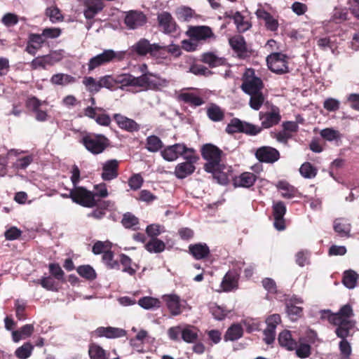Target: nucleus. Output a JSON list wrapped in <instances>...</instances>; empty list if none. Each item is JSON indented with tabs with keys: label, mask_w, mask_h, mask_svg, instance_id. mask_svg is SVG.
<instances>
[{
	"label": "nucleus",
	"mask_w": 359,
	"mask_h": 359,
	"mask_svg": "<svg viewBox=\"0 0 359 359\" xmlns=\"http://www.w3.org/2000/svg\"><path fill=\"white\" fill-rule=\"evenodd\" d=\"M353 316V311L349 304L341 307L337 313H332L329 309L320 311V318L337 326L335 334L339 338L348 337L351 330L355 327V322L349 318Z\"/></svg>",
	"instance_id": "obj_1"
},
{
	"label": "nucleus",
	"mask_w": 359,
	"mask_h": 359,
	"mask_svg": "<svg viewBox=\"0 0 359 359\" xmlns=\"http://www.w3.org/2000/svg\"><path fill=\"white\" fill-rule=\"evenodd\" d=\"M201 154L202 158L206 161L203 165L205 172H212L216 166L220 165L224 156L222 149L211 143L203 144L201 148Z\"/></svg>",
	"instance_id": "obj_2"
},
{
	"label": "nucleus",
	"mask_w": 359,
	"mask_h": 359,
	"mask_svg": "<svg viewBox=\"0 0 359 359\" xmlns=\"http://www.w3.org/2000/svg\"><path fill=\"white\" fill-rule=\"evenodd\" d=\"M126 57L125 51H115L112 49L104 50L102 53L91 57L87 65L88 72L106 65L110 62H121Z\"/></svg>",
	"instance_id": "obj_3"
},
{
	"label": "nucleus",
	"mask_w": 359,
	"mask_h": 359,
	"mask_svg": "<svg viewBox=\"0 0 359 359\" xmlns=\"http://www.w3.org/2000/svg\"><path fill=\"white\" fill-rule=\"evenodd\" d=\"M80 142L94 155L102 154L110 146V140L102 134L88 133L82 137Z\"/></svg>",
	"instance_id": "obj_4"
},
{
	"label": "nucleus",
	"mask_w": 359,
	"mask_h": 359,
	"mask_svg": "<svg viewBox=\"0 0 359 359\" xmlns=\"http://www.w3.org/2000/svg\"><path fill=\"white\" fill-rule=\"evenodd\" d=\"M69 196L74 203L83 207L93 208L97 203L93 192L83 187L77 186L74 187L69 190Z\"/></svg>",
	"instance_id": "obj_5"
},
{
	"label": "nucleus",
	"mask_w": 359,
	"mask_h": 359,
	"mask_svg": "<svg viewBox=\"0 0 359 359\" xmlns=\"http://www.w3.org/2000/svg\"><path fill=\"white\" fill-rule=\"evenodd\" d=\"M241 90L246 94H254L262 91L264 83L261 78L255 74L254 69H247L242 77Z\"/></svg>",
	"instance_id": "obj_6"
},
{
	"label": "nucleus",
	"mask_w": 359,
	"mask_h": 359,
	"mask_svg": "<svg viewBox=\"0 0 359 359\" xmlns=\"http://www.w3.org/2000/svg\"><path fill=\"white\" fill-rule=\"evenodd\" d=\"M199 156L196 152L184 156V162L178 163L175 168V175L178 179H184L193 174L196 170L195 164L198 161Z\"/></svg>",
	"instance_id": "obj_7"
},
{
	"label": "nucleus",
	"mask_w": 359,
	"mask_h": 359,
	"mask_svg": "<svg viewBox=\"0 0 359 359\" xmlns=\"http://www.w3.org/2000/svg\"><path fill=\"white\" fill-rule=\"evenodd\" d=\"M287 56L282 53H272L266 57L269 69L278 74H283L289 72Z\"/></svg>",
	"instance_id": "obj_8"
},
{
	"label": "nucleus",
	"mask_w": 359,
	"mask_h": 359,
	"mask_svg": "<svg viewBox=\"0 0 359 359\" xmlns=\"http://www.w3.org/2000/svg\"><path fill=\"white\" fill-rule=\"evenodd\" d=\"M229 43L240 60H248L253 54V50L248 46L245 38L241 35L231 37Z\"/></svg>",
	"instance_id": "obj_9"
},
{
	"label": "nucleus",
	"mask_w": 359,
	"mask_h": 359,
	"mask_svg": "<svg viewBox=\"0 0 359 359\" xmlns=\"http://www.w3.org/2000/svg\"><path fill=\"white\" fill-rule=\"evenodd\" d=\"M255 156L260 163L273 164L280 158L278 149L270 146H262L257 149Z\"/></svg>",
	"instance_id": "obj_10"
},
{
	"label": "nucleus",
	"mask_w": 359,
	"mask_h": 359,
	"mask_svg": "<svg viewBox=\"0 0 359 359\" xmlns=\"http://www.w3.org/2000/svg\"><path fill=\"white\" fill-rule=\"evenodd\" d=\"M303 302V299L296 295L285 299V312L291 320L295 321L303 316L304 309L298 306L302 304Z\"/></svg>",
	"instance_id": "obj_11"
},
{
	"label": "nucleus",
	"mask_w": 359,
	"mask_h": 359,
	"mask_svg": "<svg viewBox=\"0 0 359 359\" xmlns=\"http://www.w3.org/2000/svg\"><path fill=\"white\" fill-rule=\"evenodd\" d=\"M46 104V101H41L35 96L29 97L25 102V107L35 114V118L40 122L48 120V115L46 109H42L43 104Z\"/></svg>",
	"instance_id": "obj_12"
},
{
	"label": "nucleus",
	"mask_w": 359,
	"mask_h": 359,
	"mask_svg": "<svg viewBox=\"0 0 359 359\" xmlns=\"http://www.w3.org/2000/svg\"><path fill=\"white\" fill-rule=\"evenodd\" d=\"M280 109L277 107H272L269 111H260L259 118L261 121V127L262 128H270L278 125L281 121Z\"/></svg>",
	"instance_id": "obj_13"
},
{
	"label": "nucleus",
	"mask_w": 359,
	"mask_h": 359,
	"mask_svg": "<svg viewBox=\"0 0 359 359\" xmlns=\"http://www.w3.org/2000/svg\"><path fill=\"white\" fill-rule=\"evenodd\" d=\"M186 34L191 40L196 41H206L211 38H215V35L212 29L205 25L190 26Z\"/></svg>",
	"instance_id": "obj_14"
},
{
	"label": "nucleus",
	"mask_w": 359,
	"mask_h": 359,
	"mask_svg": "<svg viewBox=\"0 0 359 359\" xmlns=\"http://www.w3.org/2000/svg\"><path fill=\"white\" fill-rule=\"evenodd\" d=\"M287 209L283 201L273 203L272 206V215L273 217V226L278 231H283L286 228L284 216Z\"/></svg>",
	"instance_id": "obj_15"
},
{
	"label": "nucleus",
	"mask_w": 359,
	"mask_h": 359,
	"mask_svg": "<svg viewBox=\"0 0 359 359\" xmlns=\"http://www.w3.org/2000/svg\"><path fill=\"white\" fill-rule=\"evenodd\" d=\"M127 332L125 330L114 327H98L91 332V337L95 338L105 337L107 339H116L125 337Z\"/></svg>",
	"instance_id": "obj_16"
},
{
	"label": "nucleus",
	"mask_w": 359,
	"mask_h": 359,
	"mask_svg": "<svg viewBox=\"0 0 359 359\" xmlns=\"http://www.w3.org/2000/svg\"><path fill=\"white\" fill-rule=\"evenodd\" d=\"M158 24L165 34H170L177 31V25L172 15L167 11H163L157 15Z\"/></svg>",
	"instance_id": "obj_17"
},
{
	"label": "nucleus",
	"mask_w": 359,
	"mask_h": 359,
	"mask_svg": "<svg viewBox=\"0 0 359 359\" xmlns=\"http://www.w3.org/2000/svg\"><path fill=\"white\" fill-rule=\"evenodd\" d=\"M255 14L257 19L264 22L266 30L277 32L279 23L276 17L271 15L263 8H259L256 11Z\"/></svg>",
	"instance_id": "obj_18"
},
{
	"label": "nucleus",
	"mask_w": 359,
	"mask_h": 359,
	"mask_svg": "<svg viewBox=\"0 0 359 359\" xmlns=\"http://www.w3.org/2000/svg\"><path fill=\"white\" fill-rule=\"evenodd\" d=\"M240 274L236 270H229L222 278L220 287L222 290L229 292L238 288Z\"/></svg>",
	"instance_id": "obj_19"
},
{
	"label": "nucleus",
	"mask_w": 359,
	"mask_h": 359,
	"mask_svg": "<svg viewBox=\"0 0 359 359\" xmlns=\"http://www.w3.org/2000/svg\"><path fill=\"white\" fill-rule=\"evenodd\" d=\"M124 22L129 29H135L147 22V17L142 11H130L125 17Z\"/></svg>",
	"instance_id": "obj_20"
},
{
	"label": "nucleus",
	"mask_w": 359,
	"mask_h": 359,
	"mask_svg": "<svg viewBox=\"0 0 359 359\" xmlns=\"http://www.w3.org/2000/svg\"><path fill=\"white\" fill-rule=\"evenodd\" d=\"M83 15L89 20L102 11L104 4L102 0H83Z\"/></svg>",
	"instance_id": "obj_21"
},
{
	"label": "nucleus",
	"mask_w": 359,
	"mask_h": 359,
	"mask_svg": "<svg viewBox=\"0 0 359 359\" xmlns=\"http://www.w3.org/2000/svg\"><path fill=\"white\" fill-rule=\"evenodd\" d=\"M119 162L116 159L108 160L102 165L101 177L104 181H111L118 176Z\"/></svg>",
	"instance_id": "obj_22"
},
{
	"label": "nucleus",
	"mask_w": 359,
	"mask_h": 359,
	"mask_svg": "<svg viewBox=\"0 0 359 359\" xmlns=\"http://www.w3.org/2000/svg\"><path fill=\"white\" fill-rule=\"evenodd\" d=\"M46 43L41 34L30 33L28 35L27 41L25 47V51L34 56L37 51L40 50Z\"/></svg>",
	"instance_id": "obj_23"
},
{
	"label": "nucleus",
	"mask_w": 359,
	"mask_h": 359,
	"mask_svg": "<svg viewBox=\"0 0 359 359\" xmlns=\"http://www.w3.org/2000/svg\"><path fill=\"white\" fill-rule=\"evenodd\" d=\"M162 299L172 316H179L182 313L180 296L175 294H165L162 297Z\"/></svg>",
	"instance_id": "obj_24"
},
{
	"label": "nucleus",
	"mask_w": 359,
	"mask_h": 359,
	"mask_svg": "<svg viewBox=\"0 0 359 359\" xmlns=\"http://www.w3.org/2000/svg\"><path fill=\"white\" fill-rule=\"evenodd\" d=\"M113 118L118 126L122 130L133 133L137 132L140 129V125L135 121L120 114H114Z\"/></svg>",
	"instance_id": "obj_25"
},
{
	"label": "nucleus",
	"mask_w": 359,
	"mask_h": 359,
	"mask_svg": "<svg viewBox=\"0 0 359 359\" xmlns=\"http://www.w3.org/2000/svg\"><path fill=\"white\" fill-rule=\"evenodd\" d=\"M60 58H55L51 55H45L35 57L30 62V67L32 70L41 68L46 69L47 66H53L56 62H58Z\"/></svg>",
	"instance_id": "obj_26"
},
{
	"label": "nucleus",
	"mask_w": 359,
	"mask_h": 359,
	"mask_svg": "<svg viewBox=\"0 0 359 359\" xmlns=\"http://www.w3.org/2000/svg\"><path fill=\"white\" fill-rule=\"evenodd\" d=\"M189 253L196 260L207 258L210 253V248L206 243H198L189 245Z\"/></svg>",
	"instance_id": "obj_27"
},
{
	"label": "nucleus",
	"mask_w": 359,
	"mask_h": 359,
	"mask_svg": "<svg viewBox=\"0 0 359 359\" xmlns=\"http://www.w3.org/2000/svg\"><path fill=\"white\" fill-rule=\"evenodd\" d=\"M257 178L254 173L244 172L233 178V184L235 187L250 188L255 184Z\"/></svg>",
	"instance_id": "obj_28"
},
{
	"label": "nucleus",
	"mask_w": 359,
	"mask_h": 359,
	"mask_svg": "<svg viewBox=\"0 0 359 359\" xmlns=\"http://www.w3.org/2000/svg\"><path fill=\"white\" fill-rule=\"evenodd\" d=\"M225 16L228 18L233 19L239 32H244L248 30L251 25L245 20L244 16L239 12L233 13L232 11L225 13Z\"/></svg>",
	"instance_id": "obj_29"
},
{
	"label": "nucleus",
	"mask_w": 359,
	"mask_h": 359,
	"mask_svg": "<svg viewBox=\"0 0 359 359\" xmlns=\"http://www.w3.org/2000/svg\"><path fill=\"white\" fill-rule=\"evenodd\" d=\"M178 100L192 107H197L205 103L204 100L195 93L183 92L178 95Z\"/></svg>",
	"instance_id": "obj_30"
},
{
	"label": "nucleus",
	"mask_w": 359,
	"mask_h": 359,
	"mask_svg": "<svg viewBox=\"0 0 359 359\" xmlns=\"http://www.w3.org/2000/svg\"><path fill=\"white\" fill-rule=\"evenodd\" d=\"M201 61L207 64L210 68L223 66L226 64L224 57H219L212 52L203 53L201 56Z\"/></svg>",
	"instance_id": "obj_31"
},
{
	"label": "nucleus",
	"mask_w": 359,
	"mask_h": 359,
	"mask_svg": "<svg viewBox=\"0 0 359 359\" xmlns=\"http://www.w3.org/2000/svg\"><path fill=\"white\" fill-rule=\"evenodd\" d=\"M278 343L280 346L287 351H294L297 348V342L293 339L289 330H283L278 335Z\"/></svg>",
	"instance_id": "obj_32"
},
{
	"label": "nucleus",
	"mask_w": 359,
	"mask_h": 359,
	"mask_svg": "<svg viewBox=\"0 0 359 359\" xmlns=\"http://www.w3.org/2000/svg\"><path fill=\"white\" fill-rule=\"evenodd\" d=\"M243 333L242 325L239 323H233L226 330L224 335V340L225 341H236L243 337Z\"/></svg>",
	"instance_id": "obj_33"
},
{
	"label": "nucleus",
	"mask_w": 359,
	"mask_h": 359,
	"mask_svg": "<svg viewBox=\"0 0 359 359\" xmlns=\"http://www.w3.org/2000/svg\"><path fill=\"white\" fill-rule=\"evenodd\" d=\"M198 331L196 327L187 325L183 327L181 339L189 344L195 343L198 338Z\"/></svg>",
	"instance_id": "obj_34"
},
{
	"label": "nucleus",
	"mask_w": 359,
	"mask_h": 359,
	"mask_svg": "<svg viewBox=\"0 0 359 359\" xmlns=\"http://www.w3.org/2000/svg\"><path fill=\"white\" fill-rule=\"evenodd\" d=\"M88 355L90 359H108L109 353L99 344L91 343L88 346Z\"/></svg>",
	"instance_id": "obj_35"
},
{
	"label": "nucleus",
	"mask_w": 359,
	"mask_h": 359,
	"mask_svg": "<svg viewBox=\"0 0 359 359\" xmlns=\"http://www.w3.org/2000/svg\"><path fill=\"white\" fill-rule=\"evenodd\" d=\"M152 48L153 44H151L146 39H141L133 46V50L141 56L146 55L148 53L151 55Z\"/></svg>",
	"instance_id": "obj_36"
},
{
	"label": "nucleus",
	"mask_w": 359,
	"mask_h": 359,
	"mask_svg": "<svg viewBox=\"0 0 359 359\" xmlns=\"http://www.w3.org/2000/svg\"><path fill=\"white\" fill-rule=\"evenodd\" d=\"M164 145L161 140L156 135H150L146 139L145 148L150 152L156 153L161 150Z\"/></svg>",
	"instance_id": "obj_37"
},
{
	"label": "nucleus",
	"mask_w": 359,
	"mask_h": 359,
	"mask_svg": "<svg viewBox=\"0 0 359 359\" xmlns=\"http://www.w3.org/2000/svg\"><path fill=\"white\" fill-rule=\"evenodd\" d=\"M144 248L150 253H161L165 250V244L161 240L153 238L145 244Z\"/></svg>",
	"instance_id": "obj_38"
},
{
	"label": "nucleus",
	"mask_w": 359,
	"mask_h": 359,
	"mask_svg": "<svg viewBox=\"0 0 359 359\" xmlns=\"http://www.w3.org/2000/svg\"><path fill=\"white\" fill-rule=\"evenodd\" d=\"M58 282V280L57 281L55 278L50 276L42 277L37 280V283L40 284L42 287L53 292H57L59 290L60 285Z\"/></svg>",
	"instance_id": "obj_39"
},
{
	"label": "nucleus",
	"mask_w": 359,
	"mask_h": 359,
	"mask_svg": "<svg viewBox=\"0 0 359 359\" xmlns=\"http://www.w3.org/2000/svg\"><path fill=\"white\" fill-rule=\"evenodd\" d=\"M76 81V79L69 74L58 73L53 74L50 79V82L53 85L66 86Z\"/></svg>",
	"instance_id": "obj_40"
},
{
	"label": "nucleus",
	"mask_w": 359,
	"mask_h": 359,
	"mask_svg": "<svg viewBox=\"0 0 359 359\" xmlns=\"http://www.w3.org/2000/svg\"><path fill=\"white\" fill-rule=\"evenodd\" d=\"M154 74L150 72H147L142 74L140 76L135 77L132 75V86L140 87L143 88H149L152 82L151 81L149 76H153Z\"/></svg>",
	"instance_id": "obj_41"
},
{
	"label": "nucleus",
	"mask_w": 359,
	"mask_h": 359,
	"mask_svg": "<svg viewBox=\"0 0 359 359\" xmlns=\"http://www.w3.org/2000/svg\"><path fill=\"white\" fill-rule=\"evenodd\" d=\"M358 279L357 273L351 269L346 270L344 272L342 283L349 289H353L356 286Z\"/></svg>",
	"instance_id": "obj_42"
},
{
	"label": "nucleus",
	"mask_w": 359,
	"mask_h": 359,
	"mask_svg": "<svg viewBox=\"0 0 359 359\" xmlns=\"http://www.w3.org/2000/svg\"><path fill=\"white\" fill-rule=\"evenodd\" d=\"M102 259L107 269L115 270L120 269V264L118 263L119 259H114V254L111 250H107L104 252V254L102 255Z\"/></svg>",
	"instance_id": "obj_43"
},
{
	"label": "nucleus",
	"mask_w": 359,
	"mask_h": 359,
	"mask_svg": "<svg viewBox=\"0 0 359 359\" xmlns=\"http://www.w3.org/2000/svg\"><path fill=\"white\" fill-rule=\"evenodd\" d=\"M334 230L341 237H349L351 232V224L342 219H337L334 222Z\"/></svg>",
	"instance_id": "obj_44"
},
{
	"label": "nucleus",
	"mask_w": 359,
	"mask_h": 359,
	"mask_svg": "<svg viewBox=\"0 0 359 359\" xmlns=\"http://www.w3.org/2000/svg\"><path fill=\"white\" fill-rule=\"evenodd\" d=\"M207 116L211 121L219 122L224 118V112L219 106L212 104L207 109Z\"/></svg>",
	"instance_id": "obj_45"
},
{
	"label": "nucleus",
	"mask_w": 359,
	"mask_h": 359,
	"mask_svg": "<svg viewBox=\"0 0 359 359\" xmlns=\"http://www.w3.org/2000/svg\"><path fill=\"white\" fill-rule=\"evenodd\" d=\"M118 263L120 266L121 265L123 269L122 271L127 273L130 276H134L136 273V269H133L132 266L133 261L130 257L128 255L121 253L119 255V261Z\"/></svg>",
	"instance_id": "obj_46"
},
{
	"label": "nucleus",
	"mask_w": 359,
	"mask_h": 359,
	"mask_svg": "<svg viewBox=\"0 0 359 359\" xmlns=\"http://www.w3.org/2000/svg\"><path fill=\"white\" fill-rule=\"evenodd\" d=\"M121 224L126 229L136 230V226L140 223L139 219L130 212L123 214Z\"/></svg>",
	"instance_id": "obj_47"
},
{
	"label": "nucleus",
	"mask_w": 359,
	"mask_h": 359,
	"mask_svg": "<svg viewBox=\"0 0 359 359\" xmlns=\"http://www.w3.org/2000/svg\"><path fill=\"white\" fill-rule=\"evenodd\" d=\"M34 350V346L29 342L24 343L15 351V355L19 359H27L29 358Z\"/></svg>",
	"instance_id": "obj_48"
},
{
	"label": "nucleus",
	"mask_w": 359,
	"mask_h": 359,
	"mask_svg": "<svg viewBox=\"0 0 359 359\" xmlns=\"http://www.w3.org/2000/svg\"><path fill=\"white\" fill-rule=\"evenodd\" d=\"M77 273L82 278L88 280H93L96 278L97 274L94 269L90 265H81L76 269Z\"/></svg>",
	"instance_id": "obj_49"
},
{
	"label": "nucleus",
	"mask_w": 359,
	"mask_h": 359,
	"mask_svg": "<svg viewBox=\"0 0 359 359\" xmlns=\"http://www.w3.org/2000/svg\"><path fill=\"white\" fill-rule=\"evenodd\" d=\"M248 95L250 96L249 100L250 107L254 110H259L262 107L265 100L262 91Z\"/></svg>",
	"instance_id": "obj_50"
},
{
	"label": "nucleus",
	"mask_w": 359,
	"mask_h": 359,
	"mask_svg": "<svg viewBox=\"0 0 359 359\" xmlns=\"http://www.w3.org/2000/svg\"><path fill=\"white\" fill-rule=\"evenodd\" d=\"M299 172L304 177L312 179L316 176L318 170L311 163L305 162L301 165Z\"/></svg>",
	"instance_id": "obj_51"
},
{
	"label": "nucleus",
	"mask_w": 359,
	"mask_h": 359,
	"mask_svg": "<svg viewBox=\"0 0 359 359\" xmlns=\"http://www.w3.org/2000/svg\"><path fill=\"white\" fill-rule=\"evenodd\" d=\"M50 276L55 278L57 280L65 282V272L58 263H50L48 264Z\"/></svg>",
	"instance_id": "obj_52"
},
{
	"label": "nucleus",
	"mask_w": 359,
	"mask_h": 359,
	"mask_svg": "<svg viewBox=\"0 0 359 359\" xmlns=\"http://www.w3.org/2000/svg\"><path fill=\"white\" fill-rule=\"evenodd\" d=\"M83 84L86 86L87 90L92 93H97L101 90L100 79L96 81V79L92 76L84 77Z\"/></svg>",
	"instance_id": "obj_53"
},
{
	"label": "nucleus",
	"mask_w": 359,
	"mask_h": 359,
	"mask_svg": "<svg viewBox=\"0 0 359 359\" xmlns=\"http://www.w3.org/2000/svg\"><path fill=\"white\" fill-rule=\"evenodd\" d=\"M161 302L158 299L151 297H144L138 300V304L145 309L158 308Z\"/></svg>",
	"instance_id": "obj_54"
},
{
	"label": "nucleus",
	"mask_w": 359,
	"mask_h": 359,
	"mask_svg": "<svg viewBox=\"0 0 359 359\" xmlns=\"http://www.w3.org/2000/svg\"><path fill=\"white\" fill-rule=\"evenodd\" d=\"M45 13L53 23L62 22L64 19L61 11L57 6H50L47 8Z\"/></svg>",
	"instance_id": "obj_55"
},
{
	"label": "nucleus",
	"mask_w": 359,
	"mask_h": 359,
	"mask_svg": "<svg viewBox=\"0 0 359 359\" xmlns=\"http://www.w3.org/2000/svg\"><path fill=\"white\" fill-rule=\"evenodd\" d=\"M243 126V121L238 118H233L227 125L225 131L230 135L236 133H241Z\"/></svg>",
	"instance_id": "obj_56"
},
{
	"label": "nucleus",
	"mask_w": 359,
	"mask_h": 359,
	"mask_svg": "<svg viewBox=\"0 0 359 359\" xmlns=\"http://www.w3.org/2000/svg\"><path fill=\"white\" fill-rule=\"evenodd\" d=\"M320 135L324 140L329 142L340 140L341 136L339 131L332 128L323 129L320 131Z\"/></svg>",
	"instance_id": "obj_57"
},
{
	"label": "nucleus",
	"mask_w": 359,
	"mask_h": 359,
	"mask_svg": "<svg viewBox=\"0 0 359 359\" xmlns=\"http://www.w3.org/2000/svg\"><path fill=\"white\" fill-rule=\"evenodd\" d=\"M172 147L173 149V152H175L174 154L176 159H177L180 156L184 157V155L193 154L195 153L196 151L195 149H194L193 148L187 147L183 143H177L172 145Z\"/></svg>",
	"instance_id": "obj_58"
},
{
	"label": "nucleus",
	"mask_w": 359,
	"mask_h": 359,
	"mask_svg": "<svg viewBox=\"0 0 359 359\" xmlns=\"http://www.w3.org/2000/svg\"><path fill=\"white\" fill-rule=\"evenodd\" d=\"M294 350L297 356L299 358H306L311 353V346L309 344L302 342V339H299V345L297 344Z\"/></svg>",
	"instance_id": "obj_59"
},
{
	"label": "nucleus",
	"mask_w": 359,
	"mask_h": 359,
	"mask_svg": "<svg viewBox=\"0 0 359 359\" xmlns=\"http://www.w3.org/2000/svg\"><path fill=\"white\" fill-rule=\"evenodd\" d=\"M100 84L101 88H105L110 90L117 89L116 83V77L112 75H105L100 78Z\"/></svg>",
	"instance_id": "obj_60"
},
{
	"label": "nucleus",
	"mask_w": 359,
	"mask_h": 359,
	"mask_svg": "<svg viewBox=\"0 0 359 359\" xmlns=\"http://www.w3.org/2000/svg\"><path fill=\"white\" fill-rule=\"evenodd\" d=\"M116 83L118 88L123 89L125 87L132 86V75L130 74H121L115 76Z\"/></svg>",
	"instance_id": "obj_61"
},
{
	"label": "nucleus",
	"mask_w": 359,
	"mask_h": 359,
	"mask_svg": "<svg viewBox=\"0 0 359 359\" xmlns=\"http://www.w3.org/2000/svg\"><path fill=\"white\" fill-rule=\"evenodd\" d=\"M222 165L216 166L212 172H208L211 173L214 180L220 184H226L228 182V177L225 172L222 171Z\"/></svg>",
	"instance_id": "obj_62"
},
{
	"label": "nucleus",
	"mask_w": 359,
	"mask_h": 359,
	"mask_svg": "<svg viewBox=\"0 0 359 359\" xmlns=\"http://www.w3.org/2000/svg\"><path fill=\"white\" fill-rule=\"evenodd\" d=\"M151 56L160 59H166L168 57V55L165 46H160L158 43H153Z\"/></svg>",
	"instance_id": "obj_63"
},
{
	"label": "nucleus",
	"mask_w": 359,
	"mask_h": 359,
	"mask_svg": "<svg viewBox=\"0 0 359 359\" xmlns=\"http://www.w3.org/2000/svg\"><path fill=\"white\" fill-rule=\"evenodd\" d=\"M144 182V179L142 175L139 173L133 174L128 179V186L130 189L133 191H137L141 188Z\"/></svg>",
	"instance_id": "obj_64"
}]
</instances>
